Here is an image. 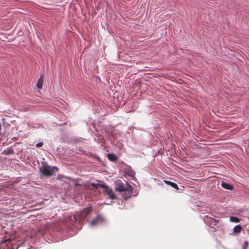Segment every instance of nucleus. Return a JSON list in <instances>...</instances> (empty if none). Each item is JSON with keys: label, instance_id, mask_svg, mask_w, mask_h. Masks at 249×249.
Segmentation results:
<instances>
[{"label": "nucleus", "instance_id": "obj_1", "mask_svg": "<svg viewBox=\"0 0 249 249\" xmlns=\"http://www.w3.org/2000/svg\"><path fill=\"white\" fill-rule=\"evenodd\" d=\"M133 188L127 182L125 183H122L117 185L115 190L118 192L122 193V195L124 199L126 200L131 197L133 193Z\"/></svg>", "mask_w": 249, "mask_h": 249}, {"label": "nucleus", "instance_id": "obj_2", "mask_svg": "<svg viewBox=\"0 0 249 249\" xmlns=\"http://www.w3.org/2000/svg\"><path fill=\"white\" fill-rule=\"evenodd\" d=\"M92 211V209L90 207L87 208L82 211L77 212L73 216H71V224L74 225L77 222H80L84 220L87 215Z\"/></svg>", "mask_w": 249, "mask_h": 249}, {"label": "nucleus", "instance_id": "obj_3", "mask_svg": "<svg viewBox=\"0 0 249 249\" xmlns=\"http://www.w3.org/2000/svg\"><path fill=\"white\" fill-rule=\"evenodd\" d=\"M40 170L44 176H49L53 175L54 173L58 171V169L56 167H52L47 163H43Z\"/></svg>", "mask_w": 249, "mask_h": 249}, {"label": "nucleus", "instance_id": "obj_4", "mask_svg": "<svg viewBox=\"0 0 249 249\" xmlns=\"http://www.w3.org/2000/svg\"><path fill=\"white\" fill-rule=\"evenodd\" d=\"M205 223L210 227L216 230L218 226L217 225V222H219V220H215L213 218L206 216L204 218Z\"/></svg>", "mask_w": 249, "mask_h": 249}, {"label": "nucleus", "instance_id": "obj_5", "mask_svg": "<svg viewBox=\"0 0 249 249\" xmlns=\"http://www.w3.org/2000/svg\"><path fill=\"white\" fill-rule=\"evenodd\" d=\"M102 188L104 189V193L107 195L109 198L111 199H116V196L114 192H113L111 188H109V187L106 184L102 185Z\"/></svg>", "mask_w": 249, "mask_h": 249}, {"label": "nucleus", "instance_id": "obj_6", "mask_svg": "<svg viewBox=\"0 0 249 249\" xmlns=\"http://www.w3.org/2000/svg\"><path fill=\"white\" fill-rule=\"evenodd\" d=\"M103 220V218L101 216L98 215L90 222V225L91 226H96L98 224L101 223Z\"/></svg>", "mask_w": 249, "mask_h": 249}, {"label": "nucleus", "instance_id": "obj_7", "mask_svg": "<svg viewBox=\"0 0 249 249\" xmlns=\"http://www.w3.org/2000/svg\"><path fill=\"white\" fill-rule=\"evenodd\" d=\"M221 186L226 189L231 190L233 189V186L228 183L223 182L221 183Z\"/></svg>", "mask_w": 249, "mask_h": 249}, {"label": "nucleus", "instance_id": "obj_8", "mask_svg": "<svg viewBox=\"0 0 249 249\" xmlns=\"http://www.w3.org/2000/svg\"><path fill=\"white\" fill-rule=\"evenodd\" d=\"M107 157L108 159L111 161H116L117 159V157L114 154H108Z\"/></svg>", "mask_w": 249, "mask_h": 249}, {"label": "nucleus", "instance_id": "obj_9", "mask_svg": "<svg viewBox=\"0 0 249 249\" xmlns=\"http://www.w3.org/2000/svg\"><path fill=\"white\" fill-rule=\"evenodd\" d=\"M43 83V78L42 76H41L38 79L36 86L38 89H41L42 88V85Z\"/></svg>", "mask_w": 249, "mask_h": 249}, {"label": "nucleus", "instance_id": "obj_10", "mask_svg": "<svg viewBox=\"0 0 249 249\" xmlns=\"http://www.w3.org/2000/svg\"><path fill=\"white\" fill-rule=\"evenodd\" d=\"M241 230L242 227L240 225L235 226L233 229V232L235 233H239L241 231Z\"/></svg>", "mask_w": 249, "mask_h": 249}, {"label": "nucleus", "instance_id": "obj_11", "mask_svg": "<svg viewBox=\"0 0 249 249\" xmlns=\"http://www.w3.org/2000/svg\"><path fill=\"white\" fill-rule=\"evenodd\" d=\"M230 220L232 222L234 223H238L240 222V219L239 218L234 216H231L230 218Z\"/></svg>", "mask_w": 249, "mask_h": 249}, {"label": "nucleus", "instance_id": "obj_12", "mask_svg": "<svg viewBox=\"0 0 249 249\" xmlns=\"http://www.w3.org/2000/svg\"><path fill=\"white\" fill-rule=\"evenodd\" d=\"M102 185H105V184H98V183H92L91 184V186L95 189H97L99 187H100L102 188Z\"/></svg>", "mask_w": 249, "mask_h": 249}, {"label": "nucleus", "instance_id": "obj_13", "mask_svg": "<svg viewBox=\"0 0 249 249\" xmlns=\"http://www.w3.org/2000/svg\"><path fill=\"white\" fill-rule=\"evenodd\" d=\"M170 186L176 189L177 190H178V187L176 183L172 182V183H171Z\"/></svg>", "mask_w": 249, "mask_h": 249}, {"label": "nucleus", "instance_id": "obj_14", "mask_svg": "<svg viewBox=\"0 0 249 249\" xmlns=\"http://www.w3.org/2000/svg\"><path fill=\"white\" fill-rule=\"evenodd\" d=\"M248 245H249V243L248 241H245L244 243V245H243V246L242 247V249H247L248 246Z\"/></svg>", "mask_w": 249, "mask_h": 249}, {"label": "nucleus", "instance_id": "obj_15", "mask_svg": "<svg viewBox=\"0 0 249 249\" xmlns=\"http://www.w3.org/2000/svg\"><path fill=\"white\" fill-rule=\"evenodd\" d=\"M43 145V143L42 142H38L36 144V146L37 147H40L41 146H42Z\"/></svg>", "mask_w": 249, "mask_h": 249}, {"label": "nucleus", "instance_id": "obj_16", "mask_svg": "<svg viewBox=\"0 0 249 249\" xmlns=\"http://www.w3.org/2000/svg\"><path fill=\"white\" fill-rule=\"evenodd\" d=\"M164 182L167 184V185H171V183H172V182L171 181H168V180H164Z\"/></svg>", "mask_w": 249, "mask_h": 249}, {"label": "nucleus", "instance_id": "obj_17", "mask_svg": "<svg viewBox=\"0 0 249 249\" xmlns=\"http://www.w3.org/2000/svg\"><path fill=\"white\" fill-rule=\"evenodd\" d=\"M164 182L167 184V185H171V183H172V182L171 181H168V180H164Z\"/></svg>", "mask_w": 249, "mask_h": 249}, {"label": "nucleus", "instance_id": "obj_18", "mask_svg": "<svg viewBox=\"0 0 249 249\" xmlns=\"http://www.w3.org/2000/svg\"><path fill=\"white\" fill-rule=\"evenodd\" d=\"M209 221H210L209 222V223H212V221H210V220H209Z\"/></svg>", "mask_w": 249, "mask_h": 249}, {"label": "nucleus", "instance_id": "obj_19", "mask_svg": "<svg viewBox=\"0 0 249 249\" xmlns=\"http://www.w3.org/2000/svg\"><path fill=\"white\" fill-rule=\"evenodd\" d=\"M66 123H63L62 124L65 125V124H66Z\"/></svg>", "mask_w": 249, "mask_h": 249}]
</instances>
